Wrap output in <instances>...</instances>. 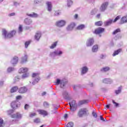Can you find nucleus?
Segmentation results:
<instances>
[{
    "mask_svg": "<svg viewBox=\"0 0 127 127\" xmlns=\"http://www.w3.org/2000/svg\"><path fill=\"white\" fill-rule=\"evenodd\" d=\"M17 80H19V76H16L14 78L15 81H17Z\"/></svg>",
    "mask_w": 127,
    "mask_h": 127,
    "instance_id": "obj_58",
    "label": "nucleus"
},
{
    "mask_svg": "<svg viewBox=\"0 0 127 127\" xmlns=\"http://www.w3.org/2000/svg\"><path fill=\"white\" fill-rule=\"evenodd\" d=\"M90 87H94V84H93V83H91L90 84Z\"/></svg>",
    "mask_w": 127,
    "mask_h": 127,
    "instance_id": "obj_63",
    "label": "nucleus"
},
{
    "mask_svg": "<svg viewBox=\"0 0 127 127\" xmlns=\"http://www.w3.org/2000/svg\"><path fill=\"white\" fill-rule=\"evenodd\" d=\"M110 67L109 66H106L104 67H103L101 69V72H107L108 71H110Z\"/></svg>",
    "mask_w": 127,
    "mask_h": 127,
    "instance_id": "obj_28",
    "label": "nucleus"
},
{
    "mask_svg": "<svg viewBox=\"0 0 127 127\" xmlns=\"http://www.w3.org/2000/svg\"><path fill=\"white\" fill-rule=\"evenodd\" d=\"M40 80V77L39 76L37 77L32 82L33 85H35V84H36V83H38V82H39Z\"/></svg>",
    "mask_w": 127,
    "mask_h": 127,
    "instance_id": "obj_31",
    "label": "nucleus"
},
{
    "mask_svg": "<svg viewBox=\"0 0 127 127\" xmlns=\"http://www.w3.org/2000/svg\"><path fill=\"white\" fill-rule=\"evenodd\" d=\"M37 112L38 113L39 115H41L43 117H46L48 116V112L46 110L43 109H39L37 110Z\"/></svg>",
    "mask_w": 127,
    "mask_h": 127,
    "instance_id": "obj_5",
    "label": "nucleus"
},
{
    "mask_svg": "<svg viewBox=\"0 0 127 127\" xmlns=\"http://www.w3.org/2000/svg\"><path fill=\"white\" fill-rule=\"evenodd\" d=\"M87 112H88L87 109L81 108L78 112L77 116H78L79 118H82L84 115H86L87 114Z\"/></svg>",
    "mask_w": 127,
    "mask_h": 127,
    "instance_id": "obj_3",
    "label": "nucleus"
},
{
    "mask_svg": "<svg viewBox=\"0 0 127 127\" xmlns=\"http://www.w3.org/2000/svg\"><path fill=\"white\" fill-rule=\"evenodd\" d=\"M28 71V68L27 67H21L19 69V73H26Z\"/></svg>",
    "mask_w": 127,
    "mask_h": 127,
    "instance_id": "obj_19",
    "label": "nucleus"
},
{
    "mask_svg": "<svg viewBox=\"0 0 127 127\" xmlns=\"http://www.w3.org/2000/svg\"><path fill=\"white\" fill-rule=\"evenodd\" d=\"M57 46V42H55L53 43V44L52 45V46L50 47L51 49H53L55 48V47Z\"/></svg>",
    "mask_w": 127,
    "mask_h": 127,
    "instance_id": "obj_35",
    "label": "nucleus"
},
{
    "mask_svg": "<svg viewBox=\"0 0 127 127\" xmlns=\"http://www.w3.org/2000/svg\"><path fill=\"white\" fill-rule=\"evenodd\" d=\"M69 105L70 106H76V101H75V100H72L69 103Z\"/></svg>",
    "mask_w": 127,
    "mask_h": 127,
    "instance_id": "obj_34",
    "label": "nucleus"
},
{
    "mask_svg": "<svg viewBox=\"0 0 127 127\" xmlns=\"http://www.w3.org/2000/svg\"><path fill=\"white\" fill-rule=\"evenodd\" d=\"M110 81V79L108 78H105L103 80V83H105V84H108Z\"/></svg>",
    "mask_w": 127,
    "mask_h": 127,
    "instance_id": "obj_46",
    "label": "nucleus"
},
{
    "mask_svg": "<svg viewBox=\"0 0 127 127\" xmlns=\"http://www.w3.org/2000/svg\"><path fill=\"white\" fill-rule=\"evenodd\" d=\"M99 49V46L98 45H94L92 47V52H97Z\"/></svg>",
    "mask_w": 127,
    "mask_h": 127,
    "instance_id": "obj_24",
    "label": "nucleus"
},
{
    "mask_svg": "<svg viewBox=\"0 0 127 127\" xmlns=\"http://www.w3.org/2000/svg\"><path fill=\"white\" fill-rule=\"evenodd\" d=\"M28 57L27 55H25L24 57H22L21 61V64H24V63H26L27 62V59Z\"/></svg>",
    "mask_w": 127,
    "mask_h": 127,
    "instance_id": "obj_13",
    "label": "nucleus"
},
{
    "mask_svg": "<svg viewBox=\"0 0 127 127\" xmlns=\"http://www.w3.org/2000/svg\"><path fill=\"white\" fill-rule=\"evenodd\" d=\"M18 101L14 100L12 101L11 103L10 106L11 108H12L13 110H15L18 108Z\"/></svg>",
    "mask_w": 127,
    "mask_h": 127,
    "instance_id": "obj_8",
    "label": "nucleus"
},
{
    "mask_svg": "<svg viewBox=\"0 0 127 127\" xmlns=\"http://www.w3.org/2000/svg\"><path fill=\"white\" fill-rule=\"evenodd\" d=\"M76 26V23L74 22H71L69 25L67 26L66 27V30H72L73 28H75Z\"/></svg>",
    "mask_w": 127,
    "mask_h": 127,
    "instance_id": "obj_11",
    "label": "nucleus"
},
{
    "mask_svg": "<svg viewBox=\"0 0 127 127\" xmlns=\"http://www.w3.org/2000/svg\"><path fill=\"white\" fill-rule=\"evenodd\" d=\"M3 124V119L0 117V126H2Z\"/></svg>",
    "mask_w": 127,
    "mask_h": 127,
    "instance_id": "obj_51",
    "label": "nucleus"
},
{
    "mask_svg": "<svg viewBox=\"0 0 127 127\" xmlns=\"http://www.w3.org/2000/svg\"><path fill=\"white\" fill-rule=\"evenodd\" d=\"M108 4L109 2H105L103 3L100 8V11H105V10L107 9V7H108Z\"/></svg>",
    "mask_w": 127,
    "mask_h": 127,
    "instance_id": "obj_9",
    "label": "nucleus"
},
{
    "mask_svg": "<svg viewBox=\"0 0 127 127\" xmlns=\"http://www.w3.org/2000/svg\"><path fill=\"white\" fill-rule=\"evenodd\" d=\"M112 103L114 104V105H115V107H119V103L115 102V100H112Z\"/></svg>",
    "mask_w": 127,
    "mask_h": 127,
    "instance_id": "obj_48",
    "label": "nucleus"
},
{
    "mask_svg": "<svg viewBox=\"0 0 127 127\" xmlns=\"http://www.w3.org/2000/svg\"><path fill=\"white\" fill-rule=\"evenodd\" d=\"M17 62H18V57L15 56L11 60V63L12 65H15V64H17Z\"/></svg>",
    "mask_w": 127,
    "mask_h": 127,
    "instance_id": "obj_12",
    "label": "nucleus"
},
{
    "mask_svg": "<svg viewBox=\"0 0 127 127\" xmlns=\"http://www.w3.org/2000/svg\"><path fill=\"white\" fill-rule=\"evenodd\" d=\"M74 126V123L73 122H69L67 125H66V127H73Z\"/></svg>",
    "mask_w": 127,
    "mask_h": 127,
    "instance_id": "obj_36",
    "label": "nucleus"
},
{
    "mask_svg": "<svg viewBox=\"0 0 127 127\" xmlns=\"http://www.w3.org/2000/svg\"><path fill=\"white\" fill-rule=\"evenodd\" d=\"M27 88L25 86L21 87L18 88V91L19 94H25L27 92Z\"/></svg>",
    "mask_w": 127,
    "mask_h": 127,
    "instance_id": "obj_7",
    "label": "nucleus"
},
{
    "mask_svg": "<svg viewBox=\"0 0 127 127\" xmlns=\"http://www.w3.org/2000/svg\"><path fill=\"white\" fill-rule=\"evenodd\" d=\"M123 51V50L122 49H118L117 50H116L113 53L112 56L115 57L116 56V55H118L121 52Z\"/></svg>",
    "mask_w": 127,
    "mask_h": 127,
    "instance_id": "obj_16",
    "label": "nucleus"
},
{
    "mask_svg": "<svg viewBox=\"0 0 127 127\" xmlns=\"http://www.w3.org/2000/svg\"><path fill=\"white\" fill-rule=\"evenodd\" d=\"M28 77V74L27 73H24L22 75V79H25V78H27Z\"/></svg>",
    "mask_w": 127,
    "mask_h": 127,
    "instance_id": "obj_44",
    "label": "nucleus"
},
{
    "mask_svg": "<svg viewBox=\"0 0 127 127\" xmlns=\"http://www.w3.org/2000/svg\"><path fill=\"white\" fill-rule=\"evenodd\" d=\"M34 123H35V124H39V123H40V119L39 118H36L33 121Z\"/></svg>",
    "mask_w": 127,
    "mask_h": 127,
    "instance_id": "obj_38",
    "label": "nucleus"
},
{
    "mask_svg": "<svg viewBox=\"0 0 127 127\" xmlns=\"http://www.w3.org/2000/svg\"><path fill=\"white\" fill-rule=\"evenodd\" d=\"M113 20L112 19H109L108 21L104 22V24L105 26H108L109 25H111L113 23Z\"/></svg>",
    "mask_w": 127,
    "mask_h": 127,
    "instance_id": "obj_23",
    "label": "nucleus"
},
{
    "mask_svg": "<svg viewBox=\"0 0 127 127\" xmlns=\"http://www.w3.org/2000/svg\"><path fill=\"white\" fill-rule=\"evenodd\" d=\"M21 99H22V96L18 95L16 97V100H21Z\"/></svg>",
    "mask_w": 127,
    "mask_h": 127,
    "instance_id": "obj_52",
    "label": "nucleus"
},
{
    "mask_svg": "<svg viewBox=\"0 0 127 127\" xmlns=\"http://www.w3.org/2000/svg\"><path fill=\"white\" fill-rule=\"evenodd\" d=\"M62 51H60L59 52H53L52 53H51L50 56H55L56 55H61V54H63Z\"/></svg>",
    "mask_w": 127,
    "mask_h": 127,
    "instance_id": "obj_17",
    "label": "nucleus"
},
{
    "mask_svg": "<svg viewBox=\"0 0 127 127\" xmlns=\"http://www.w3.org/2000/svg\"><path fill=\"white\" fill-rule=\"evenodd\" d=\"M32 77H33V78H35V77H37V78H38V77H39V74L38 73H33Z\"/></svg>",
    "mask_w": 127,
    "mask_h": 127,
    "instance_id": "obj_43",
    "label": "nucleus"
},
{
    "mask_svg": "<svg viewBox=\"0 0 127 127\" xmlns=\"http://www.w3.org/2000/svg\"><path fill=\"white\" fill-rule=\"evenodd\" d=\"M29 109V105L25 104L24 106V110H28Z\"/></svg>",
    "mask_w": 127,
    "mask_h": 127,
    "instance_id": "obj_50",
    "label": "nucleus"
},
{
    "mask_svg": "<svg viewBox=\"0 0 127 127\" xmlns=\"http://www.w3.org/2000/svg\"><path fill=\"white\" fill-rule=\"evenodd\" d=\"M0 127H3V126H2V125H0Z\"/></svg>",
    "mask_w": 127,
    "mask_h": 127,
    "instance_id": "obj_64",
    "label": "nucleus"
},
{
    "mask_svg": "<svg viewBox=\"0 0 127 127\" xmlns=\"http://www.w3.org/2000/svg\"><path fill=\"white\" fill-rule=\"evenodd\" d=\"M88 103H89V100H80L78 102V105L81 106L82 105H85L86 104H88Z\"/></svg>",
    "mask_w": 127,
    "mask_h": 127,
    "instance_id": "obj_18",
    "label": "nucleus"
},
{
    "mask_svg": "<svg viewBox=\"0 0 127 127\" xmlns=\"http://www.w3.org/2000/svg\"><path fill=\"white\" fill-rule=\"evenodd\" d=\"M100 120H101V121H103V122H105V119H104V118L102 117V116H100Z\"/></svg>",
    "mask_w": 127,
    "mask_h": 127,
    "instance_id": "obj_60",
    "label": "nucleus"
},
{
    "mask_svg": "<svg viewBox=\"0 0 127 127\" xmlns=\"http://www.w3.org/2000/svg\"><path fill=\"white\" fill-rule=\"evenodd\" d=\"M64 118L65 120H67V119H68V114H65L64 116Z\"/></svg>",
    "mask_w": 127,
    "mask_h": 127,
    "instance_id": "obj_56",
    "label": "nucleus"
},
{
    "mask_svg": "<svg viewBox=\"0 0 127 127\" xmlns=\"http://www.w3.org/2000/svg\"><path fill=\"white\" fill-rule=\"evenodd\" d=\"M104 31L105 28L99 27L95 30L93 33H94V34H101V33H103Z\"/></svg>",
    "mask_w": 127,
    "mask_h": 127,
    "instance_id": "obj_6",
    "label": "nucleus"
},
{
    "mask_svg": "<svg viewBox=\"0 0 127 127\" xmlns=\"http://www.w3.org/2000/svg\"><path fill=\"white\" fill-rule=\"evenodd\" d=\"M46 4L48 6V11H51V10H52V2L48 1L46 2Z\"/></svg>",
    "mask_w": 127,
    "mask_h": 127,
    "instance_id": "obj_15",
    "label": "nucleus"
},
{
    "mask_svg": "<svg viewBox=\"0 0 127 127\" xmlns=\"http://www.w3.org/2000/svg\"><path fill=\"white\" fill-rule=\"evenodd\" d=\"M70 110L71 111V112H74V111H76V106H70Z\"/></svg>",
    "mask_w": 127,
    "mask_h": 127,
    "instance_id": "obj_40",
    "label": "nucleus"
},
{
    "mask_svg": "<svg viewBox=\"0 0 127 127\" xmlns=\"http://www.w3.org/2000/svg\"><path fill=\"white\" fill-rule=\"evenodd\" d=\"M122 92V88L119 87L118 90H116L115 91V93L116 95H119V94H121Z\"/></svg>",
    "mask_w": 127,
    "mask_h": 127,
    "instance_id": "obj_32",
    "label": "nucleus"
},
{
    "mask_svg": "<svg viewBox=\"0 0 127 127\" xmlns=\"http://www.w3.org/2000/svg\"><path fill=\"white\" fill-rule=\"evenodd\" d=\"M28 16H30V17H37L38 16V14L35 12H33L31 14H27Z\"/></svg>",
    "mask_w": 127,
    "mask_h": 127,
    "instance_id": "obj_26",
    "label": "nucleus"
},
{
    "mask_svg": "<svg viewBox=\"0 0 127 127\" xmlns=\"http://www.w3.org/2000/svg\"><path fill=\"white\" fill-rule=\"evenodd\" d=\"M17 90H18V86H13L11 88L10 92V93H15V92H16L17 91Z\"/></svg>",
    "mask_w": 127,
    "mask_h": 127,
    "instance_id": "obj_22",
    "label": "nucleus"
},
{
    "mask_svg": "<svg viewBox=\"0 0 127 127\" xmlns=\"http://www.w3.org/2000/svg\"><path fill=\"white\" fill-rule=\"evenodd\" d=\"M94 39L89 38L87 40V42L86 43V46H87V47H90V46H92V45L94 44Z\"/></svg>",
    "mask_w": 127,
    "mask_h": 127,
    "instance_id": "obj_10",
    "label": "nucleus"
},
{
    "mask_svg": "<svg viewBox=\"0 0 127 127\" xmlns=\"http://www.w3.org/2000/svg\"><path fill=\"white\" fill-rule=\"evenodd\" d=\"M24 22L26 24L29 25V24H31V22H32V21L27 18L25 19Z\"/></svg>",
    "mask_w": 127,
    "mask_h": 127,
    "instance_id": "obj_27",
    "label": "nucleus"
},
{
    "mask_svg": "<svg viewBox=\"0 0 127 127\" xmlns=\"http://www.w3.org/2000/svg\"><path fill=\"white\" fill-rule=\"evenodd\" d=\"M15 34H16V31H15V30H13L8 33H7V31L5 30V29H3L2 31V35L4 36V38H11V37H13Z\"/></svg>",
    "mask_w": 127,
    "mask_h": 127,
    "instance_id": "obj_1",
    "label": "nucleus"
},
{
    "mask_svg": "<svg viewBox=\"0 0 127 127\" xmlns=\"http://www.w3.org/2000/svg\"><path fill=\"white\" fill-rule=\"evenodd\" d=\"M110 106H111V104L106 105L104 108L105 110H107V109H109Z\"/></svg>",
    "mask_w": 127,
    "mask_h": 127,
    "instance_id": "obj_55",
    "label": "nucleus"
},
{
    "mask_svg": "<svg viewBox=\"0 0 127 127\" xmlns=\"http://www.w3.org/2000/svg\"><path fill=\"white\" fill-rule=\"evenodd\" d=\"M19 32H22V25H20L18 28Z\"/></svg>",
    "mask_w": 127,
    "mask_h": 127,
    "instance_id": "obj_47",
    "label": "nucleus"
},
{
    "mask_svg": "<svg viewBox=\"0 0 127 127\" xmlns=\"http://www.w3.org/2000/svg\"><path fill=\"white\" fill-rule=\"evenodd\" d=\"M119 32H121V29L118 28L116 29L113 33L112 34L113 35H116V34H117V33H119Z\"/></svg>",
    "mask_w": 127,
    "mask_h": 127,
    "instance_id": "obj_33",
    "label": "nucleus"
},
{
    "mask_svg": "<svg viewBox=\"0 0 127 127\" xmlns=\"http://www.w3.org/2000/svg\"><path fill=\"white\" fill-rule=\"evenodd\" d=\"M45 95H46V92H43L42 93V96H45Z\"/></svg>",
    "mask_w": 127,
    "mask_h": 127,
    "instance_id": "obj_61",
    "label": "nucleus"
},
{
    "mask_svg": "<svg viewBox=\"0 0 127 127\" xmlns=\"http://www.w3.org/2000/svg\"><path fill=\"white\" fill-rule=\"evenodd\" d=\"M95 25L96 26H102L103 25V21H98L95 23Z\"/></svg>",
    "mask_w": 127,
    "mask_h": 127,
    "instance_id": "obj_30",
    "label": "nucleus"
},
{
    "mask_svg": "<svg viewBox=\"0 0 127 127\" xmlns=\"http://www.w3.org/2000/svg\"><path fill=\"white\" fill-rule=\"evenodd\" d=\"M7 71L8 72V73H10V72H12V71H13V68L8 67L7 69Z\"/></svg>",
    "mask_w": 127,
    "mask_h": 127,
    "instance_id": "obj_45",
    "label": "nucleus"
},
{
    "mask_svg": "<svg viewBox=\"0 0 127 127\" xmlns=\"http://www.w3.org/2000/svg\"><path fill=\"white\" fill-rule=\"evenodd\" d=\"M13 110H10L7 111V114L9 116H10V117L12 119H21L22 118V115L20 114V113L17 112L15 114H12L13 113Z\"/></svg>",
    "mask_w": 127,
    "mask_h": 127,
    "instance_id": "obj_2",
    "label": "nucleus"
},
{
    "mask_svg": "<svg viewBox=\"0 0 127 127\" xmlns=\"http://www.w3.org/2000/svg\"><path fill=\"white\" fill-rule=\"evenodd\" d=\"M30 43H31V41L30 40L25 42V48H27L28 47V45H29V44H30Z\"/></svg>",
    "mask_w": 127,
    "mask_h": 127,
    "instance_id": "obj_37",
    "label": "nucleus"
},
{
    "mask_svg": "<svg viewBox=\"0 0 127 127\" xmlns=\"http://www.w3.org/2000/svg\"><path fill=\"white\" fill-rule=\"evenodd\" d=\"M84 28H85V25L84 24H80L76 27V29L78 30H82V29H84Z\"/></svg>",
    "mask_w": 127,
    "mask_h": 127,
    "instance_id": "obj_29",
    "label": "nucleus"
},
{
    "mask_svg": "<svg viewBox=\"0 0 127 127\" xmlns=\"http://www.w3.org/2000/svg\"><path fill=\"white\" fill-rule=\"evenodd\" d=\"M65 24L66 21L63 20L58 21L56 23V25L58 27H63V26H64Z\"/></svg>",
    "mask_w": 127,
    "mask_h": 127,
    "instance_id": "obj_4",
    "label": "nucleus"
},
{
    "mask_svg": "<svg viewBox=\"0 0 127 127\" xmlns=\"http://www.w3.org/2000/svg\"><path fill=\"white\" fill-rule=\"evenodd\" d=\"M121 18V16H117L115 19L113 20V22H117V21H118V20H119V19H120Z\"/></svg>",
    "mask_w": 127,
    "mask_h": 127,
    "instance_id": "obj_42",
    "label": "nucleus"
},
{
    "mask_svg": "<svg viewBox=\"0 0 127 127\" xmlns=\"http://www.w3.org/2000/svg\"><path fill=\"white\" fill-rule=\"evenodd\" d=\"M43 106L45 108H49V103L47 102H44L43 103Z\"/></svg>",
    "mask_w": 127,
    "mask_h": 127,
    "instance_id": "obj_39",
    "label": "nucleus"
},
{
    "mask_svg": "<svg viewBox=\"0 0 127 127\" xmlns=\"http://www.w3.org/2000/svg\"><path fill=\"white\" fill-rule=\"evenodd\" d=\"M41 37V32L40 31H37L35 35V38L37 41H38L40 38Z\"/></svg>",
    "mask_w": 127,
    "mask_h": 127,
    "instance_id": "obj_14",
    "label": "nucleus"
},
{
    "mask_svg": "<svg viewBox=\"0 0 127 127\" xmlns=\"http://www.w3.org/2000/svg\"><path fill=\"white\" fill-rule=\"evenodd\" d=\"M120 38H122V36H121V35L116 36L115 37L116 40H118V39H120Z\"/></svg>",
    "mask_w": 127,
    "mask_h": 127,
    "instance_id": "obj_53",
    "label": "nucleus"
},
{
    "mask_svg": "<svg viewBox=\"0 0 127 127\" xmlns=\"http://www.w3.org/2000/svg\"><path fill=\"white\" fill-rule=\"evenodd\" d=\"M15 13L14 12H12L9 14V16H13L14 15H15Z\"/></svg>",
    "mask_w": 127,
    "mask_h": 127,
    "instance_id": "obj_59",
    "label": "nucleus"
},
{
    "mask_svg": "<svg viewBox=\"0 0 127 127\" xmlns=\"http://www.w3.org/2000/svg\"><path fill=\"white\" fill-rule=\"evenodd\" d=\"M61 13V11L60 10L56 11L55 12V15H59Z\"/></svg>",
    "mask_w": 127,
    "mask_h": 127,
    "instance_id": "obj_49",
    "label": "nucleus"
},
{
    "mask_svg": "<svg viewBox=\"0 0 127 127\" xmlns=\"http://www.w3.org/2000/svg\"><path fill=\"white\" fill-rule=\"evenodd\" d=\"M37 114H36V113H31L29 114L30 118H33V117H35L37 116Z\"/></svg>",
    "mask_w": 127,
    "mask_h": 127,
    "instance_id": "obj_41",
    "label": "nucleus"
},
{
    "mask_svg": "<svg viewBox=\"0 0 127 127\" xmlns=\"http://www.w3.org/2000/svg\"><path fill=\"white\" fill-rule=\"evenodd\" d=\"M56 83V85H60V84H61V88H63V87L65 86V84L64 83L61 82V80H60V79H57V81Z\"/></svg>",
    "mask_w": 127,
    "mask_h": 127,
    "instance_id": "obj_20",
    "label": "nucleus"
},
{
    "mask_svg": "<svg viewBox=\"0 0 127 127\" xmlns=\"http://www.w3.org/2000/svg\"><path fill=\"white\" fill-rule=\"evenodd\" d=\"M79 15H78V14H75L74 15V19H78V17Z\"/></svg>",
    "mask_w": 127,
    "mask_h": 127,
    "instance_id": "obj_57",
    "label": "nucleus"
},
{
    "mask_svg": "<svg viewBox=\"0 0 127 127\" xmlns=\"http://www.w3.org/2000/svg\"><path fill=\"white\" fill-rule=\"evenodd\" d=\"M88 67L87 66H84L82 68V70H81V73L82 74H86L87 72H88Z\"/></svg>",
    "mask_w": 127,
    "mask_h": 127,
    "instance_id": "obj_25",
    "label": "nucleus"
},
{
    "mask_svg": "<svg viewBox=\"0 0 127 127\" xmlns=\"http://www.w3.org/2000/svg\"><path fill=\"white\" fill-rule=\"evenodd\" d=\"M92 115L94 118H97V117H98L97 113L94 111L92 112Z\"/></svg>",
    "mask_w": 127,
    "mask_h": 127,
    "instance_id": "obj_54",
    "label": "nucleus"
},
{
    "mask_svg": "<svg viewBox=\"0 0 127 127\" xmlns=\"http://www.w3.org/2000/svg\"><path fill=\"white\" fill-rule=\"evenodd\" d=\"M127 22V15L123 16L122 18H121V23L123 24Z\"/></svg>",
    "mask_w": 127,
    "mask_h": 127,
    "instance_id": "obj_21",
    "label": "nucleus"
},
{
    "mask_svg": "<svg viewBox=\"0 0 127 127\" xmlns=\"http://www.w3.org/2000/svg\"><path fill=\"white\" fill-rule=\"evenodd\" d=\"M96 16L97 18H100V16H101V14H98Z\"/></svg>",
    "mask_w": 127,
    "mask_h": 127,
    "instance_id": "obj_62",
    "label": "nucleus"
}]
</instances>
